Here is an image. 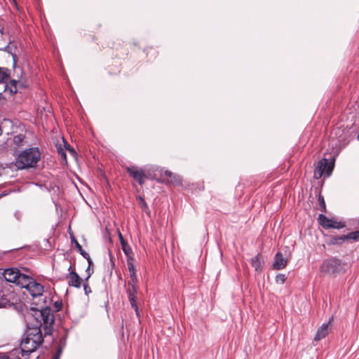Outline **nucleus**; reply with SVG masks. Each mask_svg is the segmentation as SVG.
I'll return each instance as SVG.
<instances>
[{
	"instance_id": "1",
	"label": "nucleus",
	"mask_w": 359,
	"mask_h": 359,
	"mask_svg": "<svg viewBox=\"0 0 359 359\" xmlns=\"http://www.w3.org/2000/svg\"><path fill=\"white\" fill-rule=\"evenodd\" d=\"M30 271L27 268L12 267L6 269L3 276L7 282L15 283L22 288H25L32 297L42 296L44 292L43 286L37 283L30 275Z\"/></svg>"
},
{
	"instance_id": "2",
	"label": "nucleus",
	"mask_w": 359,
	"mask_h": 359,
	"mask_svg": "<svg viewBox=\"0 0 359 359\" xmlns=\"http://www.w3.org/2000/svg\"><path fill=\"white\" fill-rule=\"evenodd\" d=\"M43 342L41 330L39 327H27L20 342L22 357L34 352Z\"/></svg>"
},
{
	"instance_id": "3",
	"label": "nucleus",
	"mask_w": 359,
	"mask_h": 359,
	"mask_svg": "<svg viewBox=\"0 0 359 359\" xmlns=\"http://www.w3.org/2000/svg\"><path fill=\"white\" fill-rule=\"evenodd\" d=\"M41 158V152L38 147H31L20 152L15 165L18 170L34 168Z\"/></svg>"
},
{
	"instance_id": "4",
	"label": "nucleus",
	"mask_w": 359,
	"mask_h": 359,
	"mask_svg": "<svg viewBox=\"0 0 359 359\" xmlns=\"http://www.w3.org/2000/svg\"><path fill=\"white\" fill-rule=\"evenodd\" d=\"M346 264L337 257H331L323 261L320 267L321 272L337 276L345 272Z\"/></svg>"
},
{
	"instance_id": "5",
	"label": "nucleus",
	"mask_w": 359,
	"mask_h": 359,
	"mask_svg": "<svg viewBox=\"0 0 359 359\" xmlns=\"http://www.w3.org/2000/svg\"><path fill=\"white\" fill-rule=\"evenodd\" d=\"M334 166V161L329 162L328 159L325 158H322L318 162L314 169V177L318 180L321 178L324 173L327 177H330L332 172Z\"/></svg>"
},
{
	"instance_id": "6",
	"label": "nucleus",
	"mask_w": 359,
	"mask_h": 359,
	"mask_svg": "<svg viewBox=\"0 0 359 359\" xmlns=\"http://www.w3.org/2000/svg\"><path fill=\"white\" fill-rule=\"evenodd\" d=\"M127 172L133 177L140 185L144 183L145 179L147 178L145 171L140 167L130 165L126 168Z\"/></svg>"
},
{
	"instance_id": "7",
	"label": "nucleus",
	"mask_w": 359,
	"mask_h": 359,
	"mask_svg": "<svg viewBox=\"0 0 359 359\" xmlns=\"http://www.w3.org/2000/svg\"><path fill=\"white\" fill-rule=\"evenodd\" d=\"M126 293L128 295V300L133 309H134L136 315L139 316V310L137 306V303L136 301V296L137 293V286L133 285L132 284H128V287L126 289Z\"/></svg>"
},
{
	"instance_id": "8",
	"label": "nucleus",
	"mask_w": 359,
	"mask_h": 359,
	"mask_svg": "<svg viewBox=\"0 0 359 359\" xmlns=\"http://www.w3.org/2000/svg\"><path fill=\"white\" fill-rule=\"evenodd\" d=\"M71 269L72 266H69L68 268V271H69V273L66 276L68 285L69 287L79 288L81 286L83 280L75 271H71Z\"/></svg>"
},
{
	"instance_id": "9",
	"label": "nucleus",
	"mask_w": 359,
	"mask_h": 359,
	"mask_svg": "<svg viewBox=\"0 0 359 359\" xmlns=\"http://www.w3.org/2000/svg\"><path fill=\"white\" fill-rule=\"evenodd\" d=\"M333 320V317H331L327 323H323L318 330L316 334L314 337L315 341H320L324 339L331 331Z\"/></svg>"
},
{
	"instance_id": "10",
	"label": "nucleus",
	"mask_w": 359,
	"mask_h": 359,
	"mask_svg": "<svg viewBox=\"0 0 359 359\" xmlns=\"http://www.w3.org/2000/svg\"><path fill=\"white\" fill-rule=\"evenodd\" d=\"M40 315L44 325V328L46 330V332L48 333L49 331H50L51 326L54 322L53 315L50 313V310L47 309L41 310Z\"/></svg>"
},
{
	"instance_id": "11",
	"label": "nucleus",
	"mask_w": 359,
	"mask_h": 359,
	"mask_svg": "<svg viewBox=\"0 0 359 359\" xmlns=\"http://www.w3.org/2000/svg\"><path fill=\"white\" fill-rule=\"evenodd\" d=\"M287 264V259H285L281 252H277L275 255L273 268L276 270L284 269Z\"/></svg>"
},
{
	"instance_id": "12",
	"label": "nucleus",
	"mask_w": 359,
	"mask_h": 359,
	"mask_svg": "<svg viewBox=\"0 0 359 359\" xmlns=\"http://www.w3.org/2000/svg\"><path fill=\"white\" fill-rule=\"evenodd\" d=\"M5 88H8L11 93H16L18 92V87H24L21 81L15 79H11L9 83L4 84Z\"/></svg>"
},
{
	"instance_id": "13",
	"label": "nucleus",
	"mask_w": 359,
	"mask_h": 359,
	"mask_svg": "<svg viewBox=\"0 0 359 359\" xmlns=\"http://www.w3.org/2000/svg\"><path fill=\"white\" fill-rule=\"evenodd\" d=\"M10 78V70L6 67H0V84H6Z\"/></svg>"
},
{
	"instance_id": "14",
	"label": "nucleus",
	"mask_w": 359,
	"mask_h": 359,
	"mask_svg": "<svg viewBox=\"0 0 359 359\" xmlns=\"http://www.w3.org/2000/svg\"><path fill=\"white\" fill-rule=\"evenodd\" d=\"M263 261L261 259L259 255H256L251 259V264L257 271H261L263 268Z\"/></svg>"
},
{
	"instance_id": "15",
	"label": "nucleus",
	"mask_w": 359,
	"mask_h": 359,
	"mask_svg": "<svg viewBox=\"0 0 359 359\" xmlns=\"http://www.w3.org/2000/svg\"><path fill=\"white\" fill-rule=\"evenodd\" d=\"M331 222L326 225V229H340L346 226L345 222L338 221L336 219H330Z\"/></svg>"
},
{
	"instance_id": "16",
	"label": "nucleus",
	"mask_w": 359,
	"mask_h": 359,
	"mask_svg": "<svg viewBox=\"0 0 359 359\" xmlns=\"http://www.w3.org/2000/svg\"><path fill=\"white\" fill-rule=\"evenodd\" d=\"M347 241L346 235L332 236L328 242L330 245H340Z\"/></svg>"
},
{
	"instance_id": "17",
	"label": "nucleus",
	"mask_w": 359,
	"mask_h": 359,
	"mask_svg": "<svg viewBox=\"0 0 359 359\" xmlns=\"http://www.w3.org/2000/svg\"><path fill=\"white\" fill-rule=\"evenodd\" d=\"M24 140H25V135H22V134H20V135H15L13 139H12V142H13V144H15V149L17 147H21V146H23V142H24Z\"/></svg>"
},
{
	"instance_id": "18",
	"label": "nucleus",
	"mask_w": 359,
	"mask_h": 359,
	"mask_svg": "<svg viewBox=\"0 0 359 359\" xmlns=\"http://www.w3.org/2000/svg\"><path fill=\"white\" fill-rule=\"evenodd\" d=\"M122 250L125 255L127 256L128 259L130 257H133L131 255L133 254V250L130 246L127 243L126 241H122L121 245Z\"/></svg>"
},
{
	"instance_id": "19",
	"label": "nucleus",
	"mask_w": 359,
	"mask_h": 359,
	"mask_svg": "<svg viewBox=\"0 0 359 359\" xmlns=\"http://www.w3.org/2000/svg\"><path fill=\"white\" fill-rule=\"evenodd\" d=\"M318 220L319 224L325 229H326V225L328 224L331 222L330 219L327 218L326 216H325L323 214H320L318 215Z\"/></svg>"
},
{
	"instance_id": "20",
	"label": "nucleus",
	"mask_w": 359,
	"mask_h": 359,
	"mask_svg": "<svg viewBox=\"0 0 359 359\" xmlns=\"http://www.w3.org/2000/svg\"><path fill=\"white\" fill-rule=\"evenodd\" d=\"M90 275H91L90 273L88 274V276L83 280V290H84L86 295H87V296H88L89 294L92 292L90 287L88 284V280L90 276Z\"/></svg>"
},
{
	"instance_id": "21",
	"label": "nucleus",
	"mask_w": 359,
	"mask_h": 359,
	"mask_svg": "<svg viewBox=\"0 0 359 359\" xmlns=\"http://www.w3.org/2000/svg\"><path fill=\"white\" fill-rule=\"evenodd\" d=\"M133 262H134L133 257H130L127 260V266H128V269L129 271L130 274L136 272V269H135V265L133 264Z\"/></svg>"
},
{
	"instance_id": "22",
	"label": "nucleus",
	"mask_w": 359,
	"mask_h": 359,
	"mask_svg": "<svg viewBox=\"0 0 359 359\" xmlns=\"http://www.w3.org/2000/svg\"><path fill=\"white\" fill-rule=\"evenodd\" d=\"M347 241L353 240L354 241H359V230L355 231H352L348 234H346Z\"/></svg>"
},
{
	"instance_id": "23",
	"label": "nucleus",
	"mask_w": 359,
	"mask_h": 359,
	"mask_svg": "<svg viewBox=\"0 0 359 359\" xmlns=\"http://www.w3.org/2000/svg\"><path fill=\"white\" fill-rule=\"evenodd\" d=\"M72 241L75 242V245L79 253L83 257H86V256L88 257V253L86 252L85 250H83L82 246L79 243V242L73 238Z\"/></svg>"
},
{
	"instance_id": "24",
	"label": "nucleus",
	"mask_w": 359,
	"mask_h": 359,
	"mask_svg": "<svg viewBox=\"0 0 359 359\" xmlns=\"http://www.w3.org/2000/svg\"><path fill=\"white\" fill-rule=\"evenodd\" d=\"M318 202H319V209L322 212H325L326 211V205H325V201L323 196L319 195Z\"/></svg>"
},
{
	"instance_id": "25",
	"label": "nucleus",
	"mask_w": 359,
	"mask_h": 359,
	"mask_svg": "<svg viewBox=\"0 0 359 359\" xmlns=\"http://www.w3.org/2000/svg\"><path fill=\"white\" fill-rule=\"evenodd\" d=\"M130 280L128 284H132L133 285H137L138 283V279L137 277L136 272L130 274Z\"/></svg>"
},
{
	"instance_id": "26",
	"label": "nucleus",
	"mask_w": 359,
	"mask_h": 359,
	"mask_svg": "<svg viewBox=\"0 0 359 359\" xmlns=\"http://www.w3.org/2000/svg\"><path fill=\"white\" fill-rule=\"evenodd\" d=\"M286 280L285 274L279 273L276 276V282L278 284H283Z\"/></svg>"
},
{
	"instance_id": "27",
	"label": "nucleus",
	"mask_w": 359,
	"mask_h": 359,
	"mask_svg": "<svg viewBox=\"0 0 359 359\" xmlns=\"http://www.w3.org/2000/svg\"><path fill=\"white\" fill-rule=\"evenodd\" d=\"M139 200H140V205H141V208H142L145 212H147V210H149V208H148L147 204V203L145 202L144 199L142 197L140 196V197H139Z\"/></svg>"
},
{
	"instance_id": "28",
	"label": "nucleus",
	"mask_w": 359,
	"mask_h": 359,
	"mask_svg": "<svg viewBox=\"0 0 359 359\" xmlns=\"http://www.w3.org/2000/svg\"><path fill=\"white\" fill-rule=\"evenodd\" d=\"M176 177H172L170 182L175 184H181V179L179 176L175 175Z\"/></svg>"
},
{
	"instance_id": "29",
	"label": "nucleus",
	"mask_w": 359,
	"mask_h": 359,
	"mask_svg": "<svg viewBox=\"0 0 359 359\" xmlns=\"http://www.w3.org/2000/svg\"><path fill=\"white\" fill-rule=\"evenodd\" d=\"M57 151L58 153L60 154L61 157L66 160V158H67V155H66V153L65 151H64V149L61 147V146H60L59 147L57 148Z\"/></svg>"
},
{
	"instance_id": "30",
	"label": "nucleus",
	"mask_w": 359,
	"mask_h": 359,
	"mask_svg": "<svg viewBox=\"0 0 359 359\" xmlns=\"http://www.w3.org/2000/svg\"><path fill=\"white\" fill-rule=\"evenodd\" d=\"M87 261H88V269H86V271L88 272V274L90 273L89 271H90V267L91 265L93 264V261L90 257V255H88V257L86 256V257H84Z\"/></svg>"
},
{
	"instance_id": "31",
	"label": "nucleus",
	"mask_w": 359,
	"mask_h": 359,
	"mask_svg": "<svg viewBox=\"0 0 359 359\" xmlns=\"http://www.w3.org/2000/svg\"><path fill=\"white\" fill-rule=\"evenodd\" d=\"M87 261H88V269H86V271L88 272V274L90 273L89 271H90V267L91 265L93 264V261L90 257V255H88V257L86 256V257H84Z\"/></svg>"
},
{
	"instance_id": "32",
	"label": "nucleus",
	"mask_w": 359,
	"mask_h": 359,
	"mask_svg": "<svg viewBox=\"0 0 359 359\" xmlns=\"http://www.w3.org/2000/svg\"><path fill=\"white\" fill-rule=\"evenodd\" d=\"M9 49H10V47H9V46H7V47L5 48V50H7L8 53H10L12 55V56H13V62H14V63H15V62H16V61H17V56H16V55H15V54H13V53L9 50Z\"/></svg>"
},
{
	"instance_id": "33",
	"label": "nucleus",
	"mask_w": 359,
	"mask_h": 359,
	"mask_svg": "<svg viewBox=\"0 0 359 359\" xmlns=\"http://www.w3.org/2000/svg\"><path fill=\"white\" fill-rule=\"evenodd\" d=\"M165 175L169 178H172V177H175V175H174L172 172H171L170 171H168V170H166L165 172Z\"/></svg>"
},
{
	"instance_id": "34",
	"label": "nucleus",
	"mask_w": 359,
	"mask_h": 359,
	"mask_svg": "<svg viewBox=\"0 0 359 359\" xmlns=\"http://www.w3.org/2000/svg\"><path fill=\"white\" fill-rule=\"evenodd\" d=\"M61 351V349H58L57 353L53 355L52 359H60Z\"/></svg>"
},
{
	"instance_id": "35",
	"label": "nucleus",
	"mask_w": 359,
	"mask_h": 359,
	"mask_svg": "<svg viewBox=\"0 0 359 359\" xmlns=\"http://www.w3.org/2000/svg\"><path fill=\"white\" fill-rule=\"evenodd\" d=\"M55 307L57 309V310L61 309V308H62V304H61V303H59V304H58L57 302H56V303H55Z\"/></svg>"
},
{
	"instance_id": "36",
	"label": "nucleus",
	"mask_w": 359,
	"mask_h": 359,
	"mask_svg": "<svg viewBox=\"0 0 359 359\" xmlns=\"http://www.w3.org/2000/svg\"><path fill=\"white\" fill-rule=\"evenodd\" d=\"M119 239H120L121 245H122V241H126L123 239L121 233H119Z\"/></svg>"
},
{
	"instance_id": "37",
	"label": "nucleus",
	"mask_w": 359,
	"mask_h": 359,
	"mask_svg": "<svg viewBox=\"0 0 359 359\" xmlns=\"http://www.w3.org/2000/svg\"><path fill=\"white\" fill-rule=\"evenodd\" d=\"M6 194H6V193H3V194H0V198H1L2 196H6Z\"/></svg>"
},
{
	"instance_id": "38",
	"label": "nucleus",
	"mask_w": 359,
	"mask_h": 359,
	"mask_svg": "<svg viewBox=\"0 0 359 359\" xmlns=\"http://www.w3.org/2000/svg\"><path fill=\"white\" fill-rule=\"evenodd\" d=\"M69 147H70V145H68V147H66V148H67V149H69L71 151H73V150H72V149H69Z\"/></svg>"
},
{
	"instance_id": "39",
	"label": "nucleus",
	"mask_w": 359,
	"mask_h": 359,
	"mask_svg": "<svg viewBox=\"0 0 359 359\" xmlns=\"http://www.w3.org/2000/svg\"><path fill=\"white\" fill-rule=\"evenodd\" d=\"M357 139H358V140H359V135H358Z\"/></svg>"
},
{
	"instance_id": "40",
	"label": "nucleus",
	"mask_w": 359,
	"mask_h": 359,
	"mask_svg": "<svg viewBox=\"0 0 359 359\" xmlns=\"http://www.w3.org/2000/svg\"><path fill=\"white\" fill-rule=\"evenodd\" d=\"M0 34H2L1 29H0Z\"/></svg>"
}]
</instances>
